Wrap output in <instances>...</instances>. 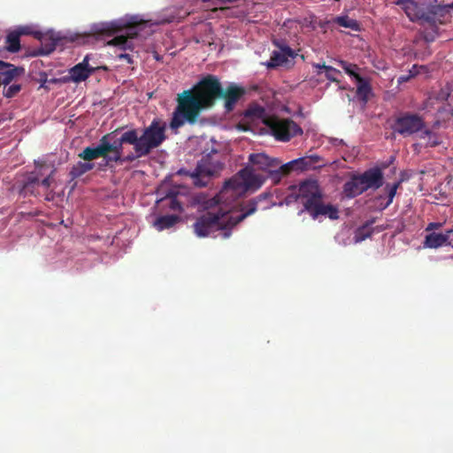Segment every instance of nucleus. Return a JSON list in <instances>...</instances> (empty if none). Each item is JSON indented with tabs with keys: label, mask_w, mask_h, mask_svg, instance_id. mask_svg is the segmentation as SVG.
Instances as JSON below:
<instances>
[{
	"label": "nucleus",
	"mask_w": 453,
	"mask_h": 453,
	"mask_svg": "<svg viewBox=\"0 0 453 453\" xmlns=\"http://www.w3.org/2000/svg\"><path fill=\"white\" fill-rule=\"evenodd\" d=\"M221 82L212 74L202 78L190 89L178 94L177 106L170 122L172 129H178L185 123L195 124L202 111L212 107L221 95Z\"/></svg>",
	"instance_id": "obj_1"
},
{
	"label": "nucleus",
	"mask_w": 453,
	"mask_h": 453,
	"mask_svg": "<svg viewBox=\"0 0 453 453\" xmlns=\"http://www.w3.org/2000/svg\"><path fill=\"white\" fill-rule=\"evenodd\" d=\"M267 193H263L254 199L248 201L242 209V212L237 216L234 215L231 203H217L219 207L213 211H208L198 217L193 225L194 232L198 237H207L210 234L222 231V237H230L232 229L238 223L257 210L258 203L270 198ZM216 204L214 198L208 202L207 207Z\"/></svg>",
	"instance_id": "obj_2"
},
{
	"label": "nucleus",
	"mask_w": 453,
	"mask_h": 453,
	"mask_svg": "<svg viewBox=\"0 0 453 453\" xmlns=\"http://www.w3.org/2000/svg\"><path fill=\"white\" fill-rule=\"evenodd\" d=\"M287 205L294 203L302 204L298 215L306 212L313 220L321 217H327L330 219H339V210L331 203H325L323 201L322 190L317 180H306L298 186H291L289 192L284 198Z\"/></svg>",
	"instance_id": "obj_3"
},
{
	"label": "nucleus",
	"mask_w": 453,
	"mask_h": 453,
	"mask_svg": "<svg viewBox=\"0 0 453 453\" xmlns=\"http://www.w3.org/2000/svg\"><path fill=\"white\" fill-rule=\"evenodd\" d=\"M267 176L264 173H257L255 169L247 166L242 169L237 175L226 180L220 191L214 196L216 203H231L242 194L250 188H259Z\"/></svg>",
	"instance_id": "obj_4"
},
{
	"label": "nucleus",
	"mask_w": 453,
	"mask_h": 453,
	"mask_svg": "<svg viewBox=\"0 0 453 453\" xmlns=\"http://www.w3.org/2000/svg\"><path fill=\"white\" fill-rule=\"evenodd\" d=\"M144 21H138L136 18H132L130 22L123 23L121 21H113L95 25L92 31L96 35H112L113 34L126 28V35H118L108 42V45L117 46L122 50L132 49L133 44L128 38L133 39L138 36Z\"/></svg>",
	"instance_id": "obj_5"
},
{
	"label": "nucleus",
	"mask_w": 453,
	"mask_h": 453,
	"mask_svg": "<svg viewBox=\"0 0 453 453\" xmlns=\"http://www.w3.org/2000/svg\"><path fill=\"white\" fill-rule=\"evenodd\" d=\"M391 128L394 133L399 134L403 137H409L419 133L420 139L428 138L427 145L431 147H435L440 143L437 135L430 129L426 128L424 119L418 113H400L395 119Z\"/></svg>",
	"instance_id": "obj_6"
},
{
	"label": "nucleus",
	"mask_w": 453,
	"mask_h": 453,
	"mask_svg": "<svg viewBox=\"0 0 453 453\" xmlns=\"http://www.w3.org/2000/svg\"><path fill=\"white\" fill-rule=\"evenodd\" d=\"M165 131L166 123L160 119H154L148 127L142 130L140 135L136 129V142L134 150L140 155H149L166 140Z\"/></svg>",
	"instance_id": "obj_7"
},
{
	"label": "nucleus",
	"mask_w": 453,
	"mask_h": 453,
	"mask_svg": "<svg viewBox=\"0 0 453 453\" xmlns=\"http://www.w3.org/2000/svg\"><path fill=\"white\" fill-rule=\"evenodd\" d=\"M411 21H419L432 26L441 23L444 8L441 5L427 6L415 0H397Z\"/></svg>",
	"instance_id": "obj_8"
},
{
	"label": "nucleus",
	"mask_w": 453,
	"mask_h": 453,
	"mask_svg": "<svg viewBox=\"0 0 453 453\" xmlns=\"http://www.w3.org/2000/svg\"><path fill=\"white\" fill-rule=\"evenodd\" d=\"M122 128H118L113 132L108 133L102 136L100 142H103L104 151L107 157V165H111L112 163H117L120 159V155L123 154L124 145L129 144L134 147L136 142V129L131 128L121 133L119 137H117Z\"/></svg>",
	"instance_id": "obj_9"
},
{
	"label": "nucleus",
	"mask_w": 453,
	"mask_h": 453,
	"mask_svg": "<svg viewBox=\"0 0 453 453\" xmlns=\"http://www.w3.org/2000/svg\"><path fill=\"white\" fill-rule=\"evenodd\" d=\"M249 162L252 169L265 174L267 178H271L274 183H278L286 174V171L282 170L281 162L276 157H270L265 153L250 154Z\"/></svg>",
	"instance_id": "obj_10"
},
{
	"label": "nucleus",
	"mask_w": 453,
	"mask_h": 453,
	"mask_svg": "<svg viewBox=\"0 0 453 453\" xmlns=\"http://www.w3.org/2000/svg\"><path fill=\"white\" fill-rule=\"evenodd\" d=\"M265 124L277 141L288 142L292 137L303 134L302 128L291 119L269 118Z\"/></svg>",
	"instance_id": "obj_11"
},
{
	"label": "nucleus",
	"mask_w": 453,
	"mask_h": 453,
	"mask_svg": "<svg viewBox=\"0 0 453 453\" xmlns=\"http://www.w3.org/2000/svg\"><path fill=\"white\" fill-rule=\"evenodd\" d=\"M30 36L37 39L41 47L35 51L30 50L31 56L49 55L55 50L57 43L61 40L60 35L53 30L42 31L36 29L35 26L30 25Z\"/></svg>",
	"instance_id": "obj_12"
},
{
	"label": "nucleus",
	"mask_w": 453,
	"mask_h": 453,
	"mask_svg": "<svg viewBox=\"0 0 453 453\" xmlns=\"http://www.w3.org/2000/svg\"><path fill=\"white\" fill-rule=\"evenodd\" d=\"M224 165L219 160H214L209 153L202 157L193 173L194 182L196 186L203 187L207 181L202 180L203 178H210L219 173Z\"/></svg>",
	"instance_id": "obj_13"
},
{
	"label": "nucleus",
	"mask_w": 453,
	"mask_h": 453,
	"mask_svg": "<svg viewBox=\"0 0 453 453\" xmlns=\"http://www.w3.org/2000/svg\"><path fill=\"white\" fill-rule=\"evenodd\" d=\"M246 88L234 82H229L225 88L221 85V95L219 99L224 102V108L226 111H232L236 104L246 95Z\"/></svg>",
	"instance_id": "obj_14"
},
{
	"label": "nucleus",
	"mask_w": 453,
	"mask_h": 453,
	"mask_svg": "<svg viewBox=\"0 0 453 453\" xmlns=\"http://www.w3.org/2000/svg\"><path fill=\"white\" fill-rule=\"evenodd\" d=\"M358 175L360 177V184H363L365 191L368 189H378L383 185V173L379 167L370 168Z\"/></svg>",
	"instance_id": "obj_15"
},
{
	"label": "nucleus",
	"mask_w": 453,
	"mask_h": 453,
	"mask_svg": "<svg viewBox=\"0 0 453 453\" xmlns=\"http://www.w3.org/2000/svg\"><path fill=\"white\" fill-rule=\"evenodd\" d=\"M365 192L363 184H360V177L354 174L346 181L342 188V193L347 198H354Z\"/></svg>",
	"instance_id": "obj_16"
},
{
	"label": "nucleus",
	"mask_w": 453,
	"mask_h": 453,
	"mask_svg": "<svg viewBox=\"0 0 453 453\" xmlns=\"http://www.w3.org/2000/svg\"><path fill=\"white\" fill-rule=\"evenodd\" d=\"M78 157L85 161L90 163V161L98 157H104L105 159V165H107V157L104 151L103 142L99 141L96 147H86Z\"/></svg>",
	"instance_id": "obj_17"
},
{
	"label": "nucleus",
	"mask_w": 453,
	"mask_h": 453,
	"mask_svg": "<svg viewBox=\"0 0 453 453\" xmlns=\"http://www.w3.org/2000/svg\"><path fill=\"white\" fill-rule=\"evenodd\" d=\"M19 75V68L0 60V86L8 85Z\"/></svg>",
	"instance_id": "obj_18"
},
{
	"label": "nucleus",
	"mask_w": 453,
	"mask_h": 453,
	"mask_svg": "<svg viewBox=\"0 0 453 453\" xmlns=\"http://www.w3.org/2000/svg\"><path fill=\"white\" fill-rule=\"evenodd\" d=\"M28 35V27H22L19 31L10 32L6 36V49L10 52H18L20 49V35Z\"/></svg>",
	"instance_id": "obj_19"
},
{
	"label": "nucleus",
	"mask_w": 453,
	"mask_h": 453,
	"mask_svg": "<svg viewBox=\"0 0 453 453\" xmlns=\"http://www.w3.org/2000/svg\"><path fill=\"white\" fill-rule=\"evenodd\" d=\"M357 97L360 102L364 104H366L369 101V97L372 95V87L368 81L364 79L363 77H357Z\"/></svg>",
	"instance_id": "obj_20"
},
{
	"label": "nucleus",
	"mask_w": 453,
	"mask_h": 453,
	"mask_svg": "<svg viewBox=\"0 0 453 453\" xmlns=\"http://www.w3.org/2000/svg\"><path fill=\"white\" fill-rule=\"evenodd\" d=\"M449 240V234L431 233L424 241V246L430 249H437L443 246Z\"/></svg>",
	"instance_id": "obj_21"
},
{
	"label": "nucleus",
	"mask_w": 453,
	"mask_h": 453,
	"mask_svg": "<svg viewBox=\"0 0 453 453\" xmlns=\"http://www.w3.org/2000/svg\"><path fill=\"white\" fill-rule=\"evenodd\" d=\"M94 73L95 69H88L81 65H75L69 71L72 81L77 83L86 81Z\"/></svg>",
	"instance_id": "obj_22"
},
{
	"label": "nucleus",
	"mask_w": 453,
	"mask_h": 453,
	"mask_svg": "<svg viewBox=\"0 0 453 453\" xmlns=\"http://www.w3.org/2000/svg\"><path fill=\"white\" fill-rule=\"evenodd\" d=\"M179 220L180 217L177 215L160 216L154 222V226L158 231H162L173 226Z\"/></svg>",
	"instance_id": "obj_23"
},
{
	"label": "nucleus",
	"mask_w": 453,
	"mask_h": 453,
	"mask_svg": "<svg viewBox=\"0 0 453 453\" xmlns=\"http://www.w3.org/2000/svg\"><path fill=\"white\" fill-rule=\"evenodd\" d=\"M299 169V170H309V169H314L311 161H299V158L292 160L287 164H284L282 165V170L286 171V174L288 175L290 173L294 168Z\"/></svg>",
	"instance_id": "obj_24"
},
{
	"label": "nucleus",
	"mask_w": 453,
	"mask_h": 453,
	"mask_svg": "<svg viewBox=\"0 0 453 453\" xmlns=\"http://www.w3.org/2000/svg\"><path fill=\"white\" fill-rule=\"evenodd\" d=\"M95 165L93 163L89 162H78L76 165H74L71 171L70 175L73 180L77 179L81 176H82L87 172L92 170L94 168Z\"/></svg>",
	"instance_id": "obj_25"
},
{
	"label": "nucleus",
	"mask_w": 453,
	"mask_h": 453,
	"mask_svg": "<svg viewBox=\"0 0 453 453\" xmlns=\"http://www.w3.org/2000/svg\"><path fill=\"white\" fill-rule=\"evenodd\" d=\"M288 61V58L284 56V53L280 51H273L270 60L267 62L268 68H275L283 65Z\"/></svg>",
	"instance_id": "obj_26"
},
{
	"label": "nucleus",
	"mask_w": 453,
	"mask_h": 453,
	"mask_svg": "<svg viewBox=\"0 0 453 453\" xmlns=\"http://www.w3.org/2000/svg\"><path fill=\"white\" fill-rule=\"evenodd\" d=\"M372 234V230L370 228V224L366 223L362 226L358 227L355 232V242H360L362 241H365L366 238L371 237Z\"/></svg>",
	"instance_id": "obj_27"
},
{
	"label": "nucleus",
	"mask_w": 453,
	"mask_h": 453,
	"mask_svg": "<svg viewBox=\"0 0 453 453\" xmlns=\"http://www.w3.org/2000/svg\"><path fill=\"white\" fill-rule=\"evenodd\" d=\"M52 173L53 170H51L50 173H47V175L41 181L37 175H34V173H30V188L34 187L35 184L41 183L43 188H48L51 183Z\"/></svg>",
	"instance_id": "obj_28"
},
{
	"label": "nucleus",
	"mask_w": 453,
	"mask_h": 453,
	"mask_svg": "<svg viewBox=\"0 0 453 453\" xmlns=\"http://www.w3.org/2000/svg\"><path fill=\"white\" fill-rule=\"evenodd\" d=\"M335 21L339 26L350 28L355 31H357L359 28L357 22L355 19L349 18L348 16L337 17Z\"/></svg>",
	"instance_id": "obj_29"
},
{
	"label": "nucleus",
	"mask_w": 453,
	"mask_h": 453,
	"mask_svg": "<svg viewBox=\"0 0 453 453\" xmlns=\"http://www.w3.org/2000/svg\"><path fill=\"white\" fill-rule=\"evenodd\" d=\"M188 13H185L184 15H180V11L173 10L171 11L165 17L162 18V19L159 21L161 24L165 23H173V22H180L181 19H183Z\"/></svg>",
	"instance_id": "obj_30"
},
{
	"label": "nucleus",
	"mask_w": 453,
	"mask_h": 453,
	"mask_svg": "<svg viewBox=\"0 0 453 453\" xmlns=\"http://www.w3.org/2000/svg\"><path fill=\"white\" fill-rule=\"evenodd\" d=\"M341 67L348 73L349 76L353 77L357 81V77H362L357 73L358 69L357 65L348 63L346 61H340Z\"/></svg>",
	"instance_id": "obj_31"
},
{
	"label": "nucleus",
	"mask_w": 453,
	"mask_h": 453,
	"mask_svg": "<svg viewBox=\"0 0 453 453\" xmlns=\"http://www.w3.org/2000/svg\"><path fill=\"white\" fill-rule=\"evenodd\" d=\"M341 74V72L337 69H335L333 66H327L325 71V76L326 78L334 83H340V81L338 79V75Z\"/></svg>",
	"instance_id": "obj_32"
},
{
	"label": "nucleus",
	"mask_w": 453,
	"mask_h": 453,
	"mask_svg": "<svg viewBox=\"0 0 453 453\" xmlns=\"http://www.w3.org/2000/svg\"><path fill=\"white\" fill-rule=\"evenodd\" d=\"M273 43L278 47L280 48V53H284V56L286 58H294L295 56H296V53L295 51L289 47L288 46L285 42H280L278 41H273Z\"/></svg>",
	"instance_id": "obj_33"
},
{
	"label": "nucleus",
	"mask_w": 453,
	"mask_h": 453,
	"mask_svg": "<svg viewBox=\"0 0 453 453\" xmlns=\"http://www.w3.org/2000/svg\"><path fill=\"white\" fill-rule=\"evenodd\" d=\"M147 155H140L139 152L134 150V152H130L127 156H124L123 154L120 155V159L118 160L117 163L123 164V163H131L134 161L135 159L142 157H146Z\"/></svg>",
	"instance_id": "obj_34"
},
{
	"label": "nucleus",
	"mask_w": 453,
	"mask_h": 453,
	"mask_svg": "<svg viewBox=\"0 0 453 453\" xmlns=\"http://www.w3.org/2000/svg\"><path fill=\"white\" fill-rule=\"evenodd\" d=\"M399 186H400V181H397V182L394 183L393 185L388 184L386 186V189L388 190V201L386 206L389 205L393 202V199L396 194V191H397V188H399Z\"/></svg>",
	"instance_id": "obj_35"
},
{
	"label": "nucleus",
	"mask_w": 453,
	"mask_h": 453,
	"mask_svg": "<svg viewBox=\"0 0 453 453\" xmlns=\"http://www.w3.org/2000/svg\"><path fill=\"white\" fill-rule=\"evenodd\" d=\"M20 90V86L17 84H13L10 86L9 88H5L4 90V96L5 97L11 98L16 96Z\"/></svg>",
	"instance_id": "obj_36"
},
{
	"label": "nucleus",
	"mask_w": 453,
	"mask_h": 453,
	"mask_svg": "<svg viewBox=\"0 0 453 453\" xmlns=\"http://www.w3.org/2000/svg\"><path fill=\"white\" fill-rule=\"evenodd\" d=\"M311 161L313 168H316L319 165V164L322 161L321 157L317 155H311L307 157H299V161Z\"/></svg>",
	"instance_id": "obj_37"
},
{
	"label": "nucleus",
	"mask_w": 453,
	"mask_h": 453,
	"mask_svg": "<svg viewBox=\"0 0 453 453\" xmlns=\"http://www.w3.org/2000/svg\"><path fill=\"white\" fill-rule=\"evenodd\" d=\"M169 207L173 211H182L180 203L175 197L171 198Z\"/></svg>",
	"instance_id": "obj_38"
},
{
	"label": "nucleus",
	"mask_w": 453,
	"mask_h": 453,
	"mask_svg": "<svg viewBox=\"0 0 453 453\" xmlns=\"http://www.w3.org/2000/svg\"><path fill=\"white\" fill-rule=\"evenodd\" d=\"M264 112V109L261 108V107H257L256 108L255 110H252V109H249L246 112V115L247 116H250V115H257L258 117L261 116Z\"/></svg>",
	"instance_id": "obj_39"
},
{
	"label": "nucleus",
	"mask_w": 453,
	"mask_h": 453,
	"mask_svg": "<svg viewBox=\"0 0 453 453\" xmlns=\"http://www.w3.org/2000/svg\"><path fill=\"white\" fill-rule=\"evenodd\" d=\"M58 81V79H50V80H48L46 77L42 80V83H41V87L42 88H44L46 89H50L49 86H48V83H57Z\"/></svg>",
	"instance_id": "obj_40"
},
{
	"label": "nucleus",
	"mask_w": 453,
	"mask_h": 453,
	"mask_svg": "<svg viewBox=\"0 0 453 453\" xmlns=\"http://www.w3.org/2000/svg\"><path fill=\"white\" fill-rule=\"evenodd\" d=\"M441 226V223H437V222H431L427 225V226L426 227V231H432L434 229H438Z\"/></svg>",
	"instance_id": "obj_41"
},
{
	"label": "nucleus",
	"mask_w": 453,
	"mask_h": 453,
	"mask_svg": "<svg viewBox=\"0 0 453 453\" xmlns=\"http://www.w3.org/2000/svg\"><path fill=\"white\" fill-rule=\"evenodd\" d=\"M118 58H119V59H124V60H126L128 64H132V63H133L132 57H131L129 54H127V53H120V54H119Z\"/></svg>",
	"instance_id": "obj_42"
},
{
	"label": "nucleus",
	"mask_w": 453,
	"mask_h": 453,
	"mask_svg": "<svg viewBox=\"0 0 453 453\" xmlns=\"http://www.w3.org/2000/svg\"><path fill=\"white\" fill-rule=\"evenodd\" d=\"M88 61H89V56L87 55L83 60L79 63L78 65H83L84 67H87L88 69H95L96 70V67H93V66H90L89 64H88Z\"/></svg>",
	"instance_id": "obj_43"
},
{
	"label": "nucleus",
	"mask_w": 453,
	"mask_h": 453,
	"mask_svg": "<svg viewBox=\"0 0 453 453\" xmlns=\"http://www.w3.org/2000/svg\"><path fill=\"white\" fill-rule=\"evenodd\" d=\"M328 65H326V64H313V67L318 69V74H320L321 72L320 70H324L326 71V68L327 67Z\"/></svg>",
	"instance_id": "obj_44"
},
{
	"label": "nucleus",
	"mask_w": 453,
	"mask_h": 453,
	"mask_svg": "<svg viewBox=\"0 0 453 453\" xmlns=\"http://www.w3.org/2000/svg\"><path fill=\"white\" fill-rule=\"evenodd\" d=\"M409 80V76H401L399 78V82H404V81H407Z\"/></svg>",
	"instance_id": "obj_45"
},
{
	"label": "nucleus",
	"mask_w": 453,
	"mask_h": 453,
	"mask_svg": "<svg viewBox=\"0 0 453 453\" xmlns=\"http://www.w3.org/2000/svg\"><path fill=\"white\" fill-rule=\"evenodd\" d=\"M449 96V94L447 93L446 95H444L443 91H441V93L440 94V97L441 99H448Z\"/></svg>",
	"instance_id": "obj_46"
},
{
	"label": "nucleus",
	"mask_w": 453,
	"mask_h": 453,
	"mask_svg": "<svg viewBox=\"0 0 453 453\" xmlns=\"http://www.w3.org/2000/svg\"><path fill=\"white\" fill-rule=\"evenodd\" d=\"M43 169H47V170H48V169H49V166H48V165H42L40 166V171H41V170H43Z\"/></svg>",
	"instance_id": "obj_47"
},
{
	"label": "nucleus",
	"mask_w": 453,
	"mask_h": 453,
	"mask_svg": "<svg viewBox=\"0 0 453 453\" xmlns=\"http://www.w3.org/2000/svg\"><path fill=\"white\" fill-rule=\"evenodd\" d=\"M411 76H414V75H416V74H417V72H412V71H411Z\"/></svg>",
	"instance_id": "obj_48"
},
{
	"label": "nucleus",
	"mask_w": 453,
	"mask_h": 453,
	"mask_svg": "<svg viewBox=\"0 0 453 453\" xmlns=\"http://www.w3.org/2000/svg\"><path fill=\"white\" fill-rule=\"evenodd\" d=\"M211 152L212 153H217V150H212Z\"/></svg>",
	"instance_id": "obj_49"
},
{
	"label": "nucleus",
	"mask_w": 453,
	"mask_h": 453,
	"mask_svg": "<svg viewBox=\"0 0 453 453\" xmlns=\"http://www.w3.org/2000/svg\"><path fill=\"white\" fill-rule=\"evenodd\" d=\"M450 7L453 9V3L451 4Z\"/></svg>",
	"instance_id": "obj_50"
},
{
	"label": "nucleus",
	"mask_w": 453,
	"mask_h": 453,
	"mask_svg": "<svg viewBox=\"0 0 453 453\" xmlns=\"http://www.w3.org/2000/svg\"><path fill=\"white\" fill-rule=\"evenodd\" d=\"M451 115H453V109L451 110Z\"/></svg>",
	"instance_id": "obj_51"
}]
</instances>
